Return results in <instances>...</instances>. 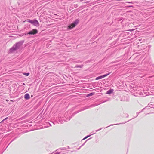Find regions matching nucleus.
<instances>
[{
    "instance_id": "f257e3e1",
    "label": "nucleus",
    "mask_w": 154,
    "mask_h": 154,
    "mask_svg": "<svg viewBox=\"0 0 154 154\" xmlns=\"http://www.w3.org/2000/svg\"><path fill=\"white\" fill-rule=\"evenodd\" d=\"M24 42V41H21L17 42L14 44L13 46L9 50V52L10 53L13 52L19 49L21 46L22 45Z\"/></svg>"
},
{
    "instance_id": "f03ea898",
    "label": "nucleus",
    "mask_w": 154,
    "mask_h": 154,
    "mask_svg": "<svg viewBox=\"0 0 154 154\" xmlns=\"http://www.w3.org/2000/svg\"><path fill=\"white\" fill-rule=\"evenodd\" d=\"M26 21L27 22L30 23L31 24H33V25L36 26H39V22L36 20H26Z\"/></svg>"
},
{
    "instance_id": "7ed1b4c3",
    "label": "nucleus",
    "mask_w": 154,
    "mask_h": 154,
    "mask_svg": "<svg viewBox=\"0 0 154 154\" xmlns=\"http://www.w3.org/2000/svg\"><path fill=\"white\" fill-rule=\"evenodd\" d=\"M79 20H75L71 25L68 26V28L70 29H72V28L74 27L77 24Z\"/></svg>"
},
{
    "instance_id": "20e7f679",
    "label": "nucleus",
    "mask_w": 154,
    "mask_h": 154,
    "mask_svg": "<svg viewBox=\"0 0 154 154\" xmlns=\"http://www.w3.org/2000/svg\"><path fill=\"white\" fill-rule=\"evenodd\" d=\"M96 105H91L90 106H85V107H84L81 110H79V111L76 112H75L74 113V114H76L77 113H78V112H81V111H83V110H84L85 109H88L89 108H90V107H93V106H96Z\"/></svg>"
},
{
    "instance_id": "39448f33",
    "label": "nucleus",
    "mask_w": 154,
    "mask_h": 154,
    "mask_svg": "<svg viewBox=\"0 0 154 154\" xmlns=\"http://www.w3.org/2000/svg\"><path fill=\"white\" fill-rule=\"evenodd\" d=\"M38 32V30L36 29H33L32 31H30L27 33V34L35 35Z\"/></svg>"
},
{
    "instance_id": "423d86ee",
    "label": "nucleus",
    "mask_w": 154,
    "mask_h": 154,
    "mask_svg": "<svg viewBox=\"0 0 154 154\" xmlns=\"http://www.w3.org/2000/svg\"><path fill=\"white\" fill-rule=\"evenodd\" d=\"M30 96L29 94L27 93L26 94L24 97V98L26 100H28L30 98Z\"/></svg>"
},
{
    "instance_id": "0eeeda50",
    "label": "nucleus",
    "mask_w": 154,
    "mask_h": 154,
    "mask_svg": "<svg viewBox=\"0 0 154 154\" xmlns=\"http://www.w3.org/2000/svg\"><path fill=\"white\" fill-rule=\"evenodd\" d=\"M113 90L112 89H110L107 91L106 94H110L113 92Z\"/></svg>"
},
{
    "instance_id": "6e6552de",
    "label": "nucleus",
    "mask_w": 154,
    "mask_h": 154,
    "mask_svg": "<svg viewBox=\"0 0 154 154\" xmlns=\"http://www.w3.org/2000/svg\"><path fill=\"white\" fill-rule=\"evenodd\" d=\"M103 78V75L100 76H99L96 77V78L95 79V80H98Z\"/></svg>"
},
{
    "instance_id": "1a4fd4ad",
    "label": "nucleus",
    "mask_w": 154,
    "mask_h": 154,
    "mask_svg": "<svg viewBox=\"0 0 154 154\" xmlns=\"http://www.w3.org/2000/svg\"><path fill=\"white\" fill-rule=\"evenodd\" d=\"M83 66V65H76L75 67V68H82Z\"/></svg>"
},
{
    "instance_id": "9d476101",
    "label": "nucleus",
    "mask_w": 154,
    "mask_h": 154,
    "mask_svg": "<svg viewBox=\"0 0 154 154\" xmlns=\"http://www.w3.org/2000/svg\"><path fill=\"white\" fill-rule=\"evenodd\" d=\"M69 116H66V120H65L66 121H69L70 119L72 118V117H69V118L68 117Z\"/></svg>"
},
{
    "instance_id": "9b49d317",
    "label": "nucleus",
    "mask_w": 154,
    "mask_h": 154,
    "mask_svg": "<svg viewBox=\"0 0 154 154\" xmlns=\"http://www.w3.org/2000/svg\"><path fill=\"white\" fill-rule=\"evenodd\" d=\"M110 74V72H109L107 74H105L103 75V78L105 77H106V76H108Z\"/></svg>"
},
{
    "instance_id": "f8f14e48",
    "label": "nucleus",
    "mask_w": 154,
    "mask_h": 154,
    "mask_svg": "<svg viewBox=\"0 0 154 154\" xmlns=\"http://www.w3.org/2000/svg\"><path fill=\"white\" fill-rule=\"evenodd\" d=\"M110 74V72H109L107 74H105L103 75V78L105 77H106V76H108Z\"/></svg>"
},
{
    "instance_id": "ddd939ff",
    "label": "nucleus",
    "mask_w": 154,
    "mask_h": 154,
    "mask_svg": "<svg viewBox=\"0 0 154 154\" xmlns=\"http://www.w3.org/2000/svg\"><path fill=\"white\" fill-rule=\"evenodd\" d=\"M63 122V121L62 120L59 119L58 121V123H60V124H62Z\"/></svg>"
},
{
    "instance_id": "4468645a",
    "label": "nucleus",
    "mask_w": 154,
    "mask_h": 154,
    "mask_svg": "<svg viewBox=\"0 0 154 154\" xmlns=\"http://www.w3.org/2000/svg\"><path fill=\"white\" fill-rule=\"evenodd\" d=\"M16 139V138H14L11 141V142L9 143V144H8V146H7L6 148H7V147H8V146H9V145L13 141H14L15 139Z\"/></svg>"
},
{
    "instance_id": "2eb2a0df",
    "label": "nucleus",
    "mask_w": 154,
    "mask_h": 154,
    "mask_svg": "<svg viewBox=\"0 0 154 154\" xmlns=\"http://www.w3.org/2000/svg\"><path fill=\"white\" fill-rule=\"evenodd\" d=\"M23 74L24 75H25L27 76H28L29 75V73H23Z\"/></svg>"
},
{
    "instance_id": "dca6fc26",
    "label": "nucleus",
    "mask_w": 154,
    "mask_h": 154,
    "mask_svg": "<svg viewBox=\"0 0 154 154\" xmlns=\"http://www.w3.org/2000/svg\"><path fill=\"white\" fill-rule=\"evenodd\" d=\"M93 94V93H90V94H88V96H92V95Z\"/></svg>"
},
{
    "instance_id": "f3484780",
    "label": "nucleus",
    "mask_w": 154,
    "mask_h": 154,
    "mask_svg": "<svg viewBox=\"0 0 154 154\" xmlns=\"http://www.w3.org/2000/svg\"><path fill=\"white\" fill-rule=\"evenodd\" d=\"M102 128H100L99 129L97 130L96 131V132H97L98 131H99V130H101V129H102Z\"/></svg>"
},
{
    "instance_id": "a211bd4d",
    "label": "nucleus",
    "mask_w": 154,
    "mask_h": 154,
    "mask_svg": "<svg viewBox=\"0 0 154 154\" xmlns=\"http://www.w3.org/2000/svg\"><path fill=\"white\" fill-rule=\"evenodd\" d=\"M47 125H49L50 126H51V124L50 123H49V122L47 123Z\"/></svg>"
},
{
    "instance_id": "6ab92c4d",
    "label": "nucleus",
    "mask_w": 154,
    "mask_h": 154,
    "mask_svg": "<svg viewBox=\"0 0 154 154\" xmlns=\"http://www.w3.org/2000/svg\"><path fill=\"white\" fill-rule=\"evenodd\" d=\"M117 124H112V125H109V126H108V127H106V128H107V127H109V126H112V125H117Z\"/></svg>"
},
{
    "instance_id": "aec40b11",
    "label": "nucleus",
    "mask_w": 154,
    "mask_h": 154,
    "mask_svg": "<svg viewBox=\"0 0 154 154\" xmlns=\"http://www.w3.org/2000/svg\"><path fill=\"white\" fill-rule=\"evenodd\" d=\"M127 7H133V6H132V5L128 6H127Z\"/></svg>"
},
{
    "instance_id": "412c9836",
    "label": "nucleus",
    "mask_w": 154,
    "mask_h": 154,
    "mask_svg": "<svg viewBox=\"0 0 154 154\" xmlns=\"http://www.w3.org/2000/svg\"><path fill=\"white\" fill-rule=\"evenodd\" d=\"M91 135H89L87 136H86L87 137V138H88V137H89Z\"/></svg>"
},
{
    "instance_id": "4be33fe9",
    "label": "nucleus",
    "mask_w": 154,
    "mask_h": 154,
    "mask_svg": "<svg viewBox=\"0 0 154 154\" xmlns=\"http://www.w3.org/2000/svg\"><path fill=\"white\" fill-rule=\"evenodd\" d=\"M54 154H60V152H57Z\"/></svg>"
},
{
    "instance_id": "5701e85b",
    "label": "nucleus",
    "mask_w": 154,
    "mask_h": 154,
    "mask_svg": "<svg viewBox=\"0 0 154 154\" xmlns=\"http://www.w3.org/2000/svg\"><path fill=\"white\" fill-rule=\"evenodd\" d=\"M139 113H140V112L138 113V112H137V116H136V117H137L138 116V114H139Z\"/></svg>"
},
{
    "instance_id": "b1692460",
    "label": "nucleus",
    "mask_w": 154,
    "mask_h": 154,
    "mask_svg": "<svg viewBox=\"0 0 154 154\" xmlns=\"http://www.w3.org/2000/svg\"><path fill=\"white\" fill-rule=\"evenodd\" d=\"M81 146H80V147L79 148H78L77 149H78V150L80 148H81Z\"/></svg>"
},
{
    "instance_id": "393cba45",
    "label": "nucleus",
    "mask_w": 154,
    "mask_h": 154,
    "mask_svg": "<svg viewBox=\"0 0 154 154\" xmlns=\"http://www.w3.org/2000/svg\"><path fill=\"white\" fill-rule=\"evenodd\" d=\"M85 143H84V144H82V145L81 146H83V145H84V144H85Z\"/></svg>"
},
{
    "instance_id": "a878e982",
    "label": "nucleus",
    "mask_w": 154,
    "mask_h": 154,
    "mask_svg": "<svg viewBox=\"0 0 154 154\" xmlns=\"http://www.w3.org/2000/svg\"><path fill=\"white\" fill-rule=\"evenodd\" d=\"M86 139V138H85H85H84L83 139V140H85V139Z\"/></svg>"
},
{
    "instance_id": "bb28decb",
    "label": "nucleus",
    "mask_w": 154,
    "mask_h": 154,
    "mask_svg": "<svg viewBox=\"0 0 154 154\" xmlns=\"http://www.w3.org/2000/svg\"><path fill=\"white\" fill-rule=\"evenodd\" d=\"M144 109H144H142V111H141V112H142V111L143 110V109Z\"/></svg>"
},
{
    "instance_id": "cd10ccee",
    "label": "nucleus",
    "mask_w": 154,
    "mask_h": 154,
    "mask_svg": "<svg viewBox=\"0 0 154 154\" xmlns=\"http://www.w3.org/2000/svg\"><path fill=\"white\" fill-rule=\"evenodd\" d=\"M126 2V3H130V2Z\"/></svg>"
},
{
    "instance_id": "c85d7f7f",
    "label": "nucleus",
    "mask_w": 154,
    "mask_h": 154,
    "mask_svg": "<svg viewBox=\"0 0 154 154\" xmlns=\"http://www.w3.org/2000/svg\"><path fill=\"white\" fill-rule=\"evenodd\" d=\"M80 62V61H78V62H77V63H78V62Z\"/></svg>"
},
{
    "instance_id": "c756f323",
    "label": "nucleus",
    "mask_w": 154,
    "mask_h": 154,
    "mask_svg": "<svg viewBox=\"0 0 154 154\" xmlns=\"http://www.w3.org/2000/svg\"><path fill=\"white\" fill-rule=\"evenodd\" d=\"M95 133H94L93 134H94Z\"/></svg>"
},
{
    "instance_id": "7c9ffc66",
    "label": "nucleus",
    "mask_w": 154,
    "mask_h": 154,
    "mask_svg": "<svg viewBox=\"0 0 154 154\" xmlns=\"http://www.w3.org/2000/svg\"><path fill=\"white\" fill-rule=\"evenodd\" d=\"M85 138H86V139L87 138V137H86H86H85Z\"/></svg>"
},
{
    "instance_id": "2f4dec72",
    "label": "nucleus",
    "mask_w": 154,
    "mask_h": 154,
    "mask_svg": "<svg viewBox=\"0 0 154 154\" xmlns=\"http://www.w3.org/2000/svg\"><path fill=\"white\" fill-rule=\"evenodd\" d=\"M91 138H89V139H88V140H89V139H90Z\"/></svg>"
},
{
    "instance_id": "473e14b6",
    "label": "nucleus",
    "mask_w": 154,
    "mask_h": 154,
    "mask_svg": "<svg viewBox=\"0 0 154 154\" xmlns=\"http://www.w3.org/2000/svg\"><path fill=\"white\" fill-rule=\"evenodd\" d=\"M7 119V118H6L5 119Z\"/></svg>"
},
{
    "instance_id": "72a5a7b5",
    "label": "nucleus",
    "mask_w": 154,
    "mask_h": 154,
    "mask_svg": "<svg viewBox=\"0 0 154 154\" xmlns=\"http://www.w3.org/2000/svg\"><path fill=\"white\" fill-rule=\"evenodd\" d=\"M139 41H141V40L139 39Z\"/></svg>"
},
{
    "instance_id": "f704fd0d",
    "label": "nucleus",
    "mask_w": 154,
    "mask_h": 154,
    "mask_svg": "<svg viewBox=\"0 0 154 154\" xmlns=\"http://www.w3.org/2000/svg\"><path fill=\"white\" fill-rule=\"evenodd\" d=\"M139 41H141V40L139 39Z\"/></svg>"
}]
</instances>
